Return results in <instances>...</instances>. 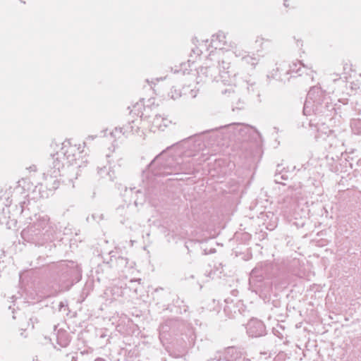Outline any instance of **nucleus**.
<instances>
[{
  "label": "nucleus",
  "instance_id": "obj_7",
  "mask_svg": "<svg viewBox=\"0 0 361 361\" xmlns=\"http://www.w3.org/2000/svg\"><path fill=\"white\" fill-rule=\"evenodd\" d=\"M343 73L347 74L350 71H351L352 69V64L350 61L345 60L343 61Z\"/></svg>",
  "mask_w": 361,
  "mask_h": 361
},
{
  "label": "nucleus",
  "instance_id": "obj_1",
  "mask_svg": "<svg viewBox=\"0 0 361 361\" xmlns=\"http://www.w3.org/2000/svg\"><path fill=\"white\" fill-rule=\"evenodd\" d=\"M247 332L252 337L262 336L265 334V326L262 322L257 319H250L247 324Z\"/></svg>",
  "mask_w": 361,
  "mask_h": 361
},
{
  "label": "nucleus",
  "instance_id": "obj_6",
  "mask_svg": "<svg viewBox=\"0 0 361 361\" xmlns=\"http://www.w3.org/2000/svg\"><path fill=\"white\" fill-rule=\"evenodd\" d=\"M224 38H225V35L224 33H219V34L213 35L212 38V46H214L215 47V49H216L218 47L216 44V40L221 39H224Z\"/></svg>",
  "mask_w": 361,
  "mask_h": 361
},
{
  "label": "nucleus",
  "instance_id": "obj_8",
  "mask_svg": "<svg viewBox=\"0 0 361 361\" xmlns=\"http://www.w3.org/2000/svg\"><path fill=\"white\" fill-rule=\"evenodd\" d=\"M66 336L65 333H59L58 335V343L63 347H66L68 343L69 340L68 338H66L64 341H61V336Z\"/></svg>",
  "mask_w": 361,
  "mask_h": 361
},
{
  "label": "nucleus",
  "instance_id": "obj_11",
  "mask_svg": "<svg viewBox=\"0 0 361 361\" xmlns=\"http://www.w3.org/2000/svg\"><path fill=\"white\" fill-rule=\"evenodd\" d=\"M49 219H45V218H43V220L42 221V222L43 224H47L48 222Z\"/></svg>",
  "mask_w": 361,
  "mask_h": 361
},
{
  "label": "nucleus",
  "instance_id": "obj_3",
  "mask_svg": "<svg viewBox=\"0 0 361 361\" xmlns=\"http://www.w3.org/2000/svg\"><path fill=\"white\" fill-rule=\"evenodd\" d=\"M223 352L230 361H240L244 355L241 350L233 346L227 348Z\"/></svg>",
  "mask_w": 361,
  "mask_h": 361
},
{
  "label": "nucleus",
  "instance_id": "obj_2",
  "mask_svg": "<svg viewBox=\"0 0 361 361\" xmlns=\"http://www.w3.org/2000/svg\"><path fill=\"white\" fill-rule=\"evenodd\" d=\"M138 126L135 125V122L132 121L124 125L121 128H116L111 133L112 135H115L117 133H122L124 136L128 137V135L137 133L138 131Z\"/></svg>",
  "mask_w": 361,
  "mask_h": 361
},
{
  "label": "nucleus",
  "instance_id": "obj_12",
  "mask_svg": "<svg viewBox=\"0 0 361 361\" xmlns=\"http://www.w3.org/2000/svg\"><path fill=\"white\" fill-rule=\"evenodd\" d=\"M241 360H242L241 361H250V359H248V358H245V357H243H243L241 358Z\"/></svg>",
  "mask_w": 361,
  "mask_h": 361
},
{
  "label": "nucleus",
  "instance_id": "obj_10",
  "mask_svg": "<svg viewBox=\"0 0 361 361\" xmlns=\"http://www.w3.org/2000/svg\"><path fill=\"white\" fill-rule=\"evenodd\" d=\"M216 361H230V360H228V358H227V357L225 355L224 352H221L219 354Z\"/></svg>",
  "mask_w": 361,
  "mask_h": 361
},
{
  "label": "nucleus",
  "instance_id": "obj_13",
  "mask_svg": "<svg viewBox=\"0 0 361 361\" xmlns=\"http://www.w3.org/2000/svg\"><path fill=\"white\" fill-rule=\"evenodd\" d=\"M288 4V0H284V6L288 7L289 6Z\"/></svg>",
  "mask_w": 361,
  "mask_h": 361
},
{
  "label": "nucleus",
  "instance_id": "obj_15",
  "mask_svg": "<svg viewBox=\"0 0 361 361\" xmlns=\"http://www.w3.org/2000/svg\"><path fill=\"white\" fill-rule=\"evenodd\" d=\"M33 171H36V166H33Z\"/></svg>",
  "mask_w": 361,
  "mask_h": 361
},
{
  "label": "nucleus",
  "instance_id": "obj_4",
  "mask_svg": "<svg viewBox=\"0 0 361 361\" xmlns=\"http://www.w3.org/2000/svg\"><path fill=\"white\" fill-rule=\"evenodd\" d=\"M171 121L164 118L161 116H156L153 120V126L159 130H164V129L169 126Z\"/></svg>",
  "mask_w": 361,
  "mask_h": 361
},
{
  "label": "nucleus",
  "instance_id": "obj_14",
  "mask_svg": "<svg viewBox=\"0 0 361 361\" xmlns=\"http://www.w3.org/2000/svg\"><path fill=\"white\" fill-rule=\"evenodd\" d=\"M288 4V0H284V6L288 7L289 6Z\"/></svg>",
  "mask_w": 361,
  "mask_h": 361
},
{
  "label": "nucleus",
  "instance_id": "obj_9",
  "mask_svg": "<svg viewBox=\"0 0 361 361\" xmlns=\"http://www.w3.org/2000/svg\"><path fill=\"white\" fill-rule=\"evenodd\" d=\"M243 60L247 63H251L252 66H255L257 63V59L255 58H252L249 56L243 57Z\"/></svg>",
  "mask_w": 361,
  "mask_h": 361
},
{
  "label": "nucleus",
  "instance_id": "obj_5",
  "mask_svg": "<svg viewBox=\"0 0 361 361\" xmlns=\"http://www.w3.org/2000/svg\"><path fill=\"white\" fill-rule=\"evenodd\" d=\"M144 109L145 111H148L149 110V108L146 109L144 106V104L142 101H140V102L136 103L133 106V111L135 112V114H137L141 118H145L149 116V114L148 112L146 114L144 111H142L141 109Z\"/></svg>",
  "mask_w": 361,
  "mask_h": 361
}]
</instances>
